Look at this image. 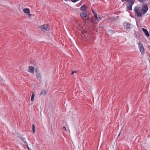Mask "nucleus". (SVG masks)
I'll return each instance as SVG.
<instances>
[{
	"mask_svg": "<svg viewBox=\"0 0 150 150\" xmlns=\"http://www.w3.org/2000/svg\"><path fill=\"white\" fill-rule=\"evenodd\" d=\"M134 11L138 17H140L142 16V9L141 7H135L134 8Z\"/></svg>",
	"mask_w": 150,
	"mask_h": 150,
	"instance_id": "obj_1",
	"label": "nucleus"
},
{
	"mask_svg": "<svg viewBox=\"0 0 150 150\" xmlns=\"http://www.w3.org/2000/svg\"><path fill=\"white\" fill-rule=\"evenodd\" d=\"M82 18L84 19V18H86L89 19V13L87 11L82 12L80 14Z\"/></svg>",
	"mask_w": 150,
	"mask_h": 150,
	"instance_id": "obj_2",
	"label": "nucleus"
},
{
	"mask_svg": "<svg viewBox=\"0 0 150 150\" xmlns=\"http://www.w3.org/2000/svg\"><path fill=\"white\" fill-rule=\"evenodd\" d=\"M134 2V0H130L129 1V4L127 5V7L129 10H132L133 4Z\"/></svg>",
	"mask_w": 150,
	"mask_h": 150,
	"instance_id": "obj_3",
	"label": "nucleus"
},
{
	"mask_svg": "<svg viewBox=\"0 0 150 150\" xmlns=\"http://www.w3.org/2000/svg\"><path fill=\"white\" fill-rule=\"evenodd\" d=\"M138 44L139 45L140 50L141 54H144V49L143 47V44L140 42H139Z\"/></svg>",
	"mask_w": 150,
	"mask_h": 150,
	"instance_id": "obj_4",
	"label": "nucleus"
},
{
	"mask_svg": "<svg viewBox=\"0 0 150 150\" xmlns=\"http://www.w3.org/2000/svg\"><path fill=\"white\" fill-rule=\"evenodd\" d=\"M40 28L41 30L43 31H46L47 30H48L50 28L48 27V26L47 25H42Z\"/></svg>",
	"mask_w": 150,
	"mask_h": 150,
	"instance_id": "obj_5",
	"label": "nucleus"
},
{
	"mask_svg": "<svg viewBox=\"0 0 150 150\" xmlns=\"http://www.w3.org/2000/svg\"><path fill=\"white\" fill-rule=\"evenodd\" d=\"M148 9V7L146 5H144L142 6V11H143V14H145L147 12Z\"/></svg>",
	"mask_w": 150,
	"mask_h": 150,
	"instance_id": "obj_6",
	"label": "nucleus"
},
{
	"mask_svg": "<svg viewBox=\"0 0 150 150\" xmlns=\"http://www.w3.org/2000/svg\"><path fill=\"white\" fill-rule=\"evenodd\" d=\"M34 70L35 68L34 67L32 66H29V68L28 69V71L32 74H33L34 73Z\"/></svg>",
	"mask_w": 150,
	"mask_h": 150,
	"instance_id": "obj_7",
	"label": "nucleus"
},
{
	"mask_svg": "<svg viewBox=\"0 0 150 150\" xmlns=\"http://www.w3.org/2000/svg\"><path fill=\"white\" fill-rule=\"evenodd\" d=\"M99 21V19L97 17V16H94V17H93L92 19V22L93 23H97Z\"/></svg>",
	"mask_w": 150,
	"mask_h": 150,
	"instance_id": "obj_8",
	"label": "nucleus"
},
{
	"mask_svg": "<svg viewBox=\"0 0 150 150\" xmlns=\"http://www.w3.org/2000/svg\"><path fill=\"white\" fill-rule=\"evenodd\" d=\"M23 11L25 13L28 14L29 16L32 15V14L30 13V10L29 8H24L23 9Z\"/></svg>",
	"mask_w": 150,
	"mask_h": 150,
	"instance_id": "obj_9",
	"label": "nucleus"
},
{
	"mask_svg": "<svg viewBox=\"0 0 150 150\" xmlns=\"http://www.w3.org/2000/svg\"><path fill=\"white\" fill-rule=\"evenodd\" d=\"M142 30L143 32L145 33V35L147 37L149 36V33L147 30L144 28H142Z\"/></svg>",
	"mask_w": 150,
	"mask_h": 150,
	"instance_id": "obj_10",
	"label": "nucleus"
},
{
	"mask_svg": "<svg viewBox=\"0 0 150 150\" xmlns=\"http://www.w3.org/2000/svg\"><path fill=\"white\" fill-rule=\"evenodd\" d=\"M80 9L82 11H85L87 9V7L85 5H83L81 8Z\"/></svg>",
	"mask_w": 150,
	"mask_h": 150,
	"instance_id": "obj_11",
	"label": "nucleus"
},
{
	"mask_svg": "<svg viewBox=\"0 0 150 150\" xmlns=\"http://www.w3.org/2000/svg\"><path fill=\"white\" fill-rule=\"evenodd\" d=\"M36 76L37 78L40 80L41 79V76L40 74L39 73H37L36 74Z\"/></svg>",
	"mask_w": 150,
	"mask_h": 150,
	"instance_id": "obj_12",
	"label": "nucleus"
},
{
	"mask_svg": "<svg viewBox=\"0 0 150 150\" xmlns=\"http://www.w3.org/2000/svg\"><path fill=\"white\" fill-rule=\"evenodd\" d=\"M46 94V90H45V89H43L42 92H41V93L40 94V95H45Z\"/></svg>",
	"mask_w": 150,
	"mask_h": 150,
	"instance_id": "obj_13",
	"label": "nucleus"
},
{
	"mask_svg": "<svg viewBox=\"0 0 150 150\" xmlns=\"http://www.w3.org/2000/svg\"><path fill=\"white\" fill-rule=\"evenodd\" d=\"M20 138L21 139V140L22 141L24 142L25 144H27V142L25 141V139L24 138H23L22 137H20Z\"/></svg>",
	"mask_w": 150,
	"mask_h": 150,
	"instance_id": "obj_14",
	"label": "nucleus"
},
{
	"mask_svg": "<svg viewBox=\"0 0 150 150\" xmlns=\"http://www.w3.org/2000/svg\"><path fill=\"white\" fill-rule=\"evenodd\" d=\"M35 96V93L34 92H32V95L31 97V100L32 101H34V98Z\"/></svg>",
	"mask_w": 150,
	"mask_h": 150,
	"instance_id": "obj_15",
	"label": "nucleus"
},
{
	"mask_svg": "<svg viewBox=\"0 0 150 150\" xmlns=\"http://www.w3.org/2000/svg\"><path fill=\"white\" fill-rule=\"evenodd\" d=\"M125 26L126 28L128 29L130 27V24L129 23H127Z\"/></svg>",
	"mask_w": 150,
	"mask_h": 150,
	"instance_id": "obj_16",
	"label": "nucleus"
},
{
	"mask_svg": "<svg viewBox=\"0 0 150 150\" xmlns=\"http://www.w3.org/2000/svg\"><path fill=\"white\" fill-rule=\"evenodd\" d=\"M32 130L33 131H35V125L34 124L32 125Z\"/></svg>",
	"mask_w": 150,
	"mask_h": 150,
	"instance_id": "obj_17",
	"label": "nucleus"
},
{
	"mask_svg": "<svg viewBox=\"0 0 150 150\" xmlns=\"http://www.w3.org/2000/svg\"><path fill=\"white\" fill-rule=\"evenodd\" d=\"M91 10L94 16H96V15H97V13L96 12L94 11L92 9Z\"/></svg>",
	"mask_w": 150,
	"mask_h": 150,
	"instance_id": "obj_18",
	"label": "nucleus"
},
{
	"mask_svg": "<svg viewBox=\"0 0 150 150\" xmlns=\"http://www.w3.org/2000/svg\"><path fill=\"white\" fill-rule=\"evenodd\" d=\"M138 0L140 2H144V1H146V0Z\"/></svg>",
	"mask_w": 150,
	"mask_h": 150,
	"instance_id": "obj_19",
	"label": "nucleus"
},
{
	"mask_svg": "<svg viewBox=\"0 0 150 150\" xmlns=\"http://www.w3.org/2000/svg\"><path fill=\"white\" fill-rule=\"evenodd\" d=\"M62 129H63V130L66 131V129L65 127H62Z\"/></svg>",
	"mask_w": 150,
	"mask_h": 150,
	"instance_id": "obj_20",
	"label": "nucleus"
},
{
	"mask_svg": "<svg viewBox=\"0 0 150 150\" xmlns=\"http://www.w3.org/2000/svg\"><path fill=\"white\" fill-rule=\"evenodd\" d=\"M25 145H26V146H27V148H28V150H29V147H28V144H25Z\"/></svg>",
	"mask_w": 150,
	"mask_h": 150,
	"instance_id": "obj_21",
	"label": "nucleus"
},
{
	"mask_svg": "<svg viewBox=\"0 0 150 150\" xmlns=\"http://www.w3.org/2000/svg\"><path fill=\"white\" fill-rule=\"evenodd\" d=\"M122 2L124 1H128L129 0H121Z\"/></svg>",
	"mask_w": 150,
	"mask_h": 150,
	"instance_id": "obj_22",
	"label": "nucleus"
},
{
	"mask_svg": "<svg viewBox=\"0 0 150 150\" xmlns=\"http://www.w3.org/2000/svg\"><path fill=\"white\" fill-rule=\"evenodd\" d=\"M38 71V69H35V72H36V73H38L37 72Z\"/></svg>",
	"mask_w": 150,
	"mask_h": 150,
	"instance_id": "obj_23",
	"label": "nucleus"
},
{
	"mask_svg": "<svg viewBox=\"0 0 150 150\" xmlns=\"http://www.w3.org/2000/svg\"><path fill=\"white\" fill-rule=\"evenodd\" d=\"M73 71L74 73H77V71Z\"/></svg>",
	"mask_w": 150,
	"mask_h": 150,
	"instance_id": "obj_24",
	"label": "nucleus"
},
{
	"mask_svg": "<svg viewBox=\"0 0 150 150\" xmlns=\"http://www.w3.org/2000/svg\"><path fill=\"white\" fill-rule=\"evenodd\" d=\"M74 71H73V72H72V73H71V74H72V75H73V74H74Z\"/></svg>",
	"mask_w": 150,
	"mask_h": 150,
	"instance_id": "obj_25",
	"label": "nucleus"
},
{
	"mask_svg": "<svg viewBox=\"0 0 150 150\" xmlns=\"http://www.w3.org/2000/svg\"><path fill=\"white\" fill-rule=\"evenodd\" d=\"M120 134H121V133H120V132L119 133V134H118V137L120 135Z\"/></svg>",
	"mask_w": 150,
	"mask_h": 150,
	"instance_id": "obj_26",
	"label": "nucleus"
},
{
	"mask_svg": "<svg viewBox=\"0 0 150 150\" xmlns=\"http://www.w3.org/2000/svg\"><path fill=\"white\" fill-rule=\"evenodd\" d=\"M99 20H101V18L100 17H99Z\"/></svg>",
	"mask_w": 150,
	"mask_h": 150,
	"instance_id": "obj_27",
	"label": "nucleus"
},
{
	"mask_svg": "<svg viewBox=\"0 0 150 150\" xmlns=\"http://www.w3.org/2000/svg\"><path fill=\"white\" fill-rule=\"evenodd\" d=\"M2 1H4V0H0V1L2 2Z\"/></svg>",
	"mask_w": 150,
	"mask_h": 150,
	"instance_id": "obj_28",
	"label": "nucleus"
},
{
	"mask_svg": "<svg viewBox=\"0 0 150 150\" xmlns=\"http://www.w3.org/2000/svg\"><path fill=\"white\" fill-rule=\"evenodd\" d=\"M35 132H33V134H34V133H35Z\"/></svg>",
	"mask_w": 150,
	"mask_h": 150,
	"instance_id": "obj_29",
	"label": "nucleus"
}]
</instances>
